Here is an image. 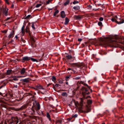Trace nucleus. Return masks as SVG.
<instances>
[{"mask_svg":"<svg viewBox=\"0 0 124 124\" xmlns=\"http://www.w3.org/2000/svg\"><path fill=\"white\" fill-rule=\"evenodd\" d=\"M115 39L114 40L109 37H105L103 39L101 43V45L103 46H109L111 47H116L118 46V43H121V39L117 36L114 37Z\"/></svg>","mask_w":124,"mask_h":124,"instance_id":"nucleus-1","label":"nucleus"},{"mask_svg":"<svg viewBox=\"0 0 124 124\" xmlns=\"http://www.w3.org/2000/svg\"><path fill=\"white\" fill-rule=\"evenodd\" d=\"M81 90L82 91V94L84 96L86 95H88L90 93L88 91V89L85 87H82Z\"/></svg>","mask_w":124,"mask_h":124,"instance_id":"nucleus-2","label":"nucleus"},{"mask_svg":"<svg viewBox=\"0 0 124 124\" xmlns=\"http://www.w3.org/2000/svg\"><path fill=\"white\" fill-rule=\"evenodd\" d=\"M83 65L84 64L83 63H76L71 64V66L73 67H77L81 68L83 67Z\"/></svg>","mask_w":124,"mask_h":124,"instance_id":"nucleus-3","label":"nucleus"},{"mask_svg":"<svg viewBox=\"0 0 124 124\" xmlns=\"http://www.w3.org/2000/svg\"><path fill=\"white\" fill-rule=\"evenodd\" d=\"M12 121L10 122L11 124L13 123L14 124H17L19 121L18 118L16 117H11Z\"/></svg>","mask_w":124,"mask_h":124,"instance_id":"nucleus-4","label":"nucleus"},{"mask_svg":"<svg viewBox=\"0 0 124 124\" xmlns=\"http://www.w3.org/2000/svg\"><path fill=\"white\" fill-rule=\"evenodd\" d=\"M27 108L26 105H24L22 106L20 108H15V110L16 111H19L20 110H22L26 108Z\"/></svg>","mask_w":124,"mask_h":124,"instance_id":"nucleus-5","label":"nucleus"},{"mask_svg":"<svg viewBox=\"0 0 124 124\" xmlns=\"http://www.w3.org/2000/svg\"><path fill=\"white\" fill-rule=\"evenodd\" d=\"M15 34V31L14 30H12L11 31L10 34L8 36V38L9 39L13 38L14 37Z\"/></svg>","mask_w":124,"mask_h":124,"instance_id":"nucleus-6","label":"nucleus"},{"mask_svg":"<svg viewBox=\"0 0 124 124\" xmlns=\"http://www.w3.org/2000/svg\"><path fill=\"white\" fill-rule=\"evenodd\" d=\"M31 59V58L30 57L28 56H24L22 58L23 62H24L25 61H28L30 60Z\"/></svg>","mask_w":124,"mask_h":124,"instance_id":"nucleus-7","label":"nucleus"},{"mask_svg":"<svg viewBox=\"0 0 124 124\" xmlns=\"http://www.w3.org/2000/svg\"><path fill=\"white\" fill-rule=\"evenodd\" d=\"M28 69L27 68H23L21 70L20 73L22 75L24 74L25 72V71L27 70Z\"/></svg>","mask_w":124,"mask_h":124,"instance_id":"nucleus-8","label":"nucleus"},{"mask_svg":"<svg viewBox=\"0 0 124 124\" xmlns=\"http://www.w3.org/2000/svg\"><path fill=\"white\" fill-rule=\"evenodd\" d=\"M74 102L76 108H78V107H81L80 105V104L78 103L77 101H74Z\"/></svg>","mask_w":124,"mask_h":124,"instance_id":"nucleus-9","label":"nucleus"},{"mask_svg":"<svg viewBox=\"0 0 124 124\" xmlns=\"http://www.w3.org/2000/svg\"><path fill=\"white\" fill-rule=\"evenodd\" d=\"M66 16L65 14L64 11H62L61 13V16L62 18H64Z\"/></svg>","mask_w":124,"mask_h":124,"instance_id":"nucleus-10","label":"nucleus"},{"mask_svg":"<svg viewBox=\"0 0 124 124\" xmlns=\"http://www.w3.org/2000/svg\"><path fill=\"white\" fill-rule=\"evenodd\" d=\"M8 9H5L4 10L3 13L6 16L8 15Z\"/></svg>","mask_w":124,"mask_h":124,"instance_id":"nucleus-11","label":"nucleus"},{"mask_svg":"<svg viewBox=\"0 0 124 124\" xmlns=\"http://www.w3.org/2000/svg\"><path fill=\"white\" fill-rule=\"evenodd\" d=\"M74 17L76 19H80L81 18V17L79 15H75L74 16Z\"/></svg>","mask_w":124,"mask_h":124,"instance_id":"nucleus-12","label":"nucleus"},{"mask_svg":"<svg viewBox=\"0 0 124 124\" xmlns=\"http://www.w3.org/2000/svg\"><path fill=\"white\" fill-rule=\"evenodd\" d=\"M69 19L67 17L65 19V22L64 23V24L65 25H67L69 22Z\"/></svg>","mask_w":124,"mask_h":124,"instance_id":"nucleus-13","label":"nucleus"},{"mask_svg":"<svg viewBox=\"0 0 124 124\" xmlns=\"http://www.w3.org/2000/svg\"><path fill=\"white\" fill-rule=\"evenodd\" d=\"M83 98H81V101L80 103V107L83 106Z\"/></svg>","mask_w":124,"mask_h":124,"instance_id":"nucleus-14","label":"nucleus"},{"mask_svg":"<svg viewBox=\"0 0 124 124\" xmlns=\"http://www.w3.org/2000/svg\"><path fill=\"white\" fill-rule=\"evenodd\" d=\"M46 116V117H47V118L50 121H51V118H50V116L49 114L48 113V112L47 113Z\"/></svg>","mask_w":124,"mask_h":124,"instance_id":"nucleus-15","label":"nucleus"},{"mask_svg":"<svg viewBox=\"0 0 124 124\" xmlns=\"http://www.w3.org/2000/svg\"><path fill=\"white\" fill-rule=\"evenodd\" d=\"M36 106L37 110H39L40 108V106L39 103L38 102L37 103H36Z\"/></svg>","mask_w":124,"mask_h":124,"instance_id":"nucleus-16","label":"nucleus"},{"mask_svg":"<svg viewBox=\"0 0 124 124\" xmlns=\"http://www.w3.org/2000/svg\"><path fill=\"white\" fill-rule=\"evenodd\" d=\"M66 57L67 59H70L72 58V56L70 55H66Z\"/></svg>","mask_w":124,"mask_h":124,"instance_id":"nucleus-17","label":"nucleus"},{"mask_svg":"<svg viewBox=\"0 0 124 124\" xmlns=\"http://www.w3.org/2000/svg\"><path fill=\"white\" fill-rule=\"evenodd\" d=\"M82 82L81 81H78V82L77 83V85L78 88H79L81 85V83H82Z\"/></svg>","mask_w":124,"mask_h":124,"instance_id":"nucleus-18","label":"nucleus"},{"mask_svg":"<svg viewBox=\"0 0 124 124\" xmlns=\"http://www.w3.org/2000/svg\"><path fill=\"white\" fill-rule=\"evenodd\" d=\"M73 8L77 10H79L80 8L79 6H75L73 7Z\"/></svg>","mask_w":124,"mask_h":124,"instance_id":"nucleus-19","label":"nucleus"},{"mask_svg":"<svg viewBox=\"0 0 124 124\" xmlns=\"http://www.w3.org/2000/svg\"><path fill=\"white\" fill-rule=\"evenodd\" d=\"M23 81L24 82H29L28 78H25L23 80Z\"/></svg>","mask_w":124,"mask_h":124,"instance_id":"nucleus-20","label":"nucleus"},{"mask_svg":"<svg viewBox=\"0 0 124 124\" xmlns=\"http://www.w3.org/2000/svg\"><path fill=\"white\" fill-rule=\"evenodd\" d=\"M36 86L39 89H44V88H43L42 86L41 85H37Z\"/></svg>","mask_w":124,"mask_h":124,"instance_id":"nucleus-21","label":"nucleus"},{"mask_svg":"<svg viewBox=\"0 0 124 124\" xmlns=\"http://www.w3.org/2000/svg\"><path fill=\"white\" fill-rule=\"evenodd\" d=\"M12 70H8L7 71V74L8 75H9L12 72Z\"/></svg>","mask_w":124,"mask_h":124,"instance_id":"nucleus-22","label":"nucleus"},{"mask_svg":"<svg viewBox=\"0 0 124 124\" xmlns=\"http://www.w3.org/2000/svg\"><path fill=\"white\" fill-rule=\"evenodd\" d=\"M56 123L62 124V120H57L56 121Z\"/></svg>","mask_w":124,"mask_h":124,"instance_id":"nucleus-23","label":"nucleus"},{"mask_svg":"<svg viewBox=\"0 0 124 124\" xmlns=\"http://www.w3.org/2000/svg\"><path fill=\"white\" fill-rule=\"evenodd\" d=\"M31 39L32 40V46H33V45L34 44V43L35 42V41L33 38L32 37Z\"/></svg>","mask_w":124,"mask_h":124,"instance_id":"nucleus-24","label":"nucleus"},{"mask_svg":"<svg viewBox=\"0 0 124 124\" xmlns=\"http://www.w3.org/2000/svg\"><path fill=\"white\" fill-rule=\"evenodd\" d=\"M51 79L52 81L54 82H55L56 80V78L54 76H53Z\"/></svg>","mask_w":124,"mask_h":124,"instance_id":"nucleus-25","label":"nucleus"},{"mask_svg":"<svg viewBox=\"0 0 124 124\" xmlns=\"http://www.w3.org/2000/svg\"><path fill=\"white\" fill-rule=\"evenodd\" d=\"M36 25V23H35L33 22L32 23L31 27L34 29H35V28L34 26V25Z\"/></svg>","mask_w":124,"mask_h":124,"instance_id":"nucleus-26","label":"nucleus"},{"mask_svg":"<svg viewBox=\"0 0 124 124\" xmlns=\"http://www.w3.org/2000/svg\"><path fill=\"white\" fill-rule=\"evenodd\" d=\"M70 3V1L69 0H67L64 3V6H66L69 4Z\"/></svg>","mask_w":124,"mask_h":124,"instance_id":"nucleus-27","label":"nucleus"},{"mask_svg":"<svg viewBox=\"0 0 124 124\" xmlns=\"http://www.w3.org/2000/svg\"><path fill=\"white\" fill-rule=\"evenodd\" d=\"M91 111V109L90 108H87V110H86L85 112V113H87L90 112Z\"/></svg>","mask_w":124,"mask_h":124,"instance_id":"nucleus-28","label":"nucleus"},{"mask_svg":"<svg viewBox=\"0 0 124 124\" xmlns=\"http://www.w3.org/2000/svg\"><path fill=\"white\" fill-rule=\"evenodd\" d=\"M87 102L88 104L90 105L92 104V101L91 100H88Z\"/></svg>","mask_w":124,"mask_h":124,"instance_id":"nucleus-29","label":"nucleus"},{"mask_svg":"<svg viewBox=\"0 0 124 124\" xmlns=\"http://www.w3.org/2000/svg\"><path fill=\"white\" fill-rule=\"evenodd\" d=\"M59 11L58 10H56L54 14V16L55 15L58 13Z\"/></svg>","mask_w":124,"mask_h":124,"instance_id":"nucleus-30","label":"nucleus"},{"mask_svg":"<svg viewBox=\"0 0 124 124\" xmlns=\"http://www.w3.org/2000/svg\"><path fill=\"white\" fill-rule=\"evenodd\" d=\"M111 20L112 22H115L117 23V21L116 20V19L115 18H112Z\"/></svg>","mask_w":124,"mask_h":124,"instance_id":"nucleus-31","label":"nucleus"},{"mask_svg":"<svg viewBox=\"0 0 124 124\" xmlns=\"http://www.w3.org/2000/svg\"><path fill=\"white\" fill-rule=\"evenodd\" d=\"M71 76L70 75H69V76H66L65 78V80L66 81H67L68 80V79L70 77V76Z\"/></svg>","mask_w":124,"mask_h":124,"instance_id":"nucleus-32","label":"nucleus"},{"mask_svg":"<svg viewBox=\"0 0 124 124\" xmlns=\"http://www.w3.org/2000/svg\"><path fill=\"white\" fill-rule=\"evenodd\" d=\"M68 70H71L72 71H73V72H75V71L73 70V69L70 68H68L67 69ZM71 73H73L72 71H71L70 72Z\"/></svg>","mask_w":124,"mask_h":124,"instance_id":"nucleus-33","label":"nucleus"},{"mask_svg":"<svg viewBox=\"0 0 124 124\" xmlns=\"http://www.w3.org/2000/svg\"><path fill=\"white\" fill-rule=\"evenodd\" d=\"M24 26L23 25L22 27L21 30V32H22V33L24 34Z\"/></svg>","mask_w":124,"mask_h":124,"instance_id":"nucleus-34","label":"nucleus"},{"mask_svg":"<svg viewBox=\"0 0 124 124\" xmlns=\"http://www.w3.org/2000/svg\"><path fill=\"white\" fill-rule=\"evenodd\" d=\"M78 115L77 114H75L74 115H72V118H76L77 117Z\"/></svg>","mask_w":124,"mask_h":124,"instance_id":"nucleus-35","label":"nucleus"},{"mask_svg":"<svg viewBox=\"0 0 124 124\" xmlns=\"http://www.w3.org/2000/svg\"><path fill=\"white\" fill-rule=\"evenodd\" d=\"M80 77H77L74 78H73L74 79L78 80L80 79Z\"/></svg>","mask_w":124,"mask_h":124,"instance_id":"nucleus-36","label":"nucleus"},{"mask_svg":"<svg viewBox=\"0 0 124 124\" xmlns=\"http://www.w3.org/2000/svg\"><path fill=\"white\" fill-rule=\"evenodd\" d=\"M62 95L63 96H65L67 95V93L66 92H63L62 93Z\"/></svg>","mask_w":124,"mask_h":124,"instance_id":"nucleus-37","label":"nucleus"},{"mask_svg":"<svg viewBox=\"0 0 124 124\" xmlns=\"http://www.w3.org/2000/svg\"><path fill=\"white\" fill-rule=\"evenodd\" d=\"M42 5V4H37L36 6V8H39L40 6H41Z\"/></svg>","mask_w":124,"mask_h":124,"instance_id":"nucleus-38","label":"nucleus"},{"mask_svg":"<svg viewBox=\"0 0 124 124\" xmlns=\"http://www.w3.org/2000/svg\"><path fill=\"white\" fill-rule=\"evenodd\" d=\"M98 25L100 26H101L102 25V23L100 22H99L98 23Z\"/></svg>","mask_w":124,"mask_h":124,"instance_id":"nucleus-39","label":"nucleus"},{"mask_svg":"<svg viewBox=\"0 0 124 124\" xmlns=\"http://www.w3.org/2000/svg\"><path fill=\"white\" fill-rule=\"evenodd\" d=\"M78 1H74L73 2V4H76L78 3Z\"/></svg>","mask_w":124,"mask_h":124,"instance_id":"nucleus-40","label":"nucleus"},{"mask_svg":"<svg viewBox=\"0 0 124 124\" xmlns=\"http://www.w3.org/2000/svg\"><path fill=\"white\" fill-rule=\"evenodd\" d=\"M31 16V15H29L28 16H26L25 17V19L29 18Z\"/></svg>","mask_w":124,"mask_h":124,"instance_id":"nucleus-41","label":"nucleus"},{"mask_svg":"<svg viewBox=\"0 0 124 124\" xmlns=\"http://www.w3.org/2000/svg\"><path fill=\"white\" fill-rule=\"evenodd\" d=\"M30 59L33 62H36L37 61V60L36 59L33 58H31Z\"/></svg>","mask_w":124,"mask_h":124,"instance_id":"nucleus-42","label":"nucleus"},{"mask_svg":"<svg viewBox=\"0 0 124 124\" xmlns=\"http://www.w3.org/2000/svg\"><path fill=\"white\" fill-rule=\"evenodd\" d=\"M27 29H28V28H27V27H26V33H28L29 34L30 31L29 30H28Z\"/></svg>","mask_w":124,"mask_h":124,"instance_id":"nucleus-43","label":"nucleus"},{"mask_svg":"<svg viewBox=\"0 0 124 124\" xmlns=\"http://www.w3.org/2000/svg\"><path fill=\"white\" fill-rule=\"evenodd\" d=\"M58 81L59 83L61 84H62L63 83V82L62 80H58Z\"/></svg>","mask_w":124,"mask_h":124,"instance_id":"nucleus-44","label":"nucleus"},{"mask_svg":"<svg viewBox=\"0 0 124 124\" xmlns=\"http://www.w3.org/2000/svg\"><path fill=\"white\" fill-rule=\"evenodd\" d=\"M5 2L8 4H9V3L8 1V0H4Z\"/></svg>","mask_w":124,"mask_h":124,"instance_id":"nucleus-45","label":"nucleus"},{"mask_svg":"<svg viewBox=\"0 0 124 124\" xmlns=\"http://www.w3.org/2000/svg\"><path fill=\"white\" fill-rule=\"evenodd\" d=\"M103 20V18L102 17H100L99 19V20L100 21H102Z\"/></svg>","mask_w":124,"mask_h":124,"instance_id":"nucleus-46","label":"nucleus"},{"mask_svg":"<svg viewBox=\"0 0 124 124\" xmlns=\"http://www.w3.org/2000/svg\"><path fill=\"white\" fill-rule=\"evenodd\" d=\"M124 23V20H123L122 21H119V24H121V23Z\"/></svg>","mask_w":124,"mask_h":124,"instance_id":"nucleus-47","label":"nucleus"},{"mask_svg":"<svg viewBox=\"0 0 124 124\" xmlns=\"http://www.w3.org/2000/svg\"><path fill=\"white\" fill-rule=\"evenodd\" d=\"M60 85L58 84H56L55 85V86L56 87H58L59 86H60Z\"/></svg>","mask_w":124,"mask_h":124,"instance_id":"nucleus-48","label":"nucleus"},{"mask_svg":"<svg viewBox=\"0 0 124 124\" xmlns=\"http://www.w3.org/2000/svg\"><path fill=\"white\" fill-rule=\"evenodd\" d=\"M7 32V31L5 30H4L2 31V32L3 33H6Z\"/></svg>","mask_w":124,"mask_h":124,"instance_id":"nucleus-49","label":"nucleus"},{"mask_svg":"<svg viewBox=\"0 0 124 124\" xmlns=\"http://www.w3.org/2000/svg\"><path fill=\"white\" fill-rule=\"evenodd\" d=\"M72 119V117L71 118H68L67 119V120H68V121H70Z\"/></svg>","mask_w":124,"mask_h":124,"instance_id":"nucleus-50","label":"nucleus"},{"mask_svg":"<svg viewBox=\"0 0 124 124\" xmlns=\"http://www.w3.org/2000/svg\"><path fill=\"white\" fill-rule=\"evenodd\" d=\"M13 80L15 81H17L18 80V79L16 78H13Z\"/></svg>","mask_w":124,"mask_h":124,"instance_id":"nucleus-51","label":"nucleus"},{"mask_svg":"<svg viewBox=\"0 0 124 124\" xmlns=\"http://www.w3.org/2000/svg\"><path fill=\"white\" fill-rule=\"evenodd\" d=\"M11 18L10 17H8L6 19H5V21H7L8 20L10 19Z\"/></svg>","mask_w":124,"mask_h":124,"instance_id":"nucleus-52","label":"nucleus"},{"mask_svg":"<svg viewBox=\"0 0 124 124\" xmlns=\"http://www.w3.org/2000/svg\"><path fill=\"white\" fill-rule=\"evenodd\" d=\"M15 38L16 39H18V37L17 35H16L15 36Z\"/></svg>","mask_w":124,"mask_h":124,"instance_id":"nucleus-53","label":"nucleus"},{"mask_svg":"<svg viewBox=\"0 0 124 124\" xmlns=\"http://www.w3.org/2000/svg\"><path fill=\"white\" fill-rule=\"evenodd\" d=\"M82 40V39H78V40L79 41H81Z\"/></svg>","mask_w":124,"mask_h":124,"instance_id":"nucleus-54","label":"nucleus"},{"mask_svg":"<svg viewBox=\"0 0 124 124\" xmlns=\"http://www.w3.org/2000/svg\"><path fill=\"white\" fill-rule=\"evenodd\" d=\"M115 17L116 18V19L118 20V19H120V18H118V17H117V16H115Z\"/></svg>","mask_w":124,"mask_h":124,"instance_id":"nucleus-55","label":"nucleus"},{"mask_svg":"<svg viewBox=\"0 0 124 124\" xmlns=\"http://www.w3.org/2000/svg\"><path fill=\"white\" fill-rule=\"evenodd\" d=\"M14 4H13L11 7V8H13V7H14Z\"/></svg>","mask_w":124,"mask_h":124,"instance_id":"nucleus-56","label":"nucleus"},{"mask_svg":"<svg viewBox=\"0 0 124 124\" xmlns=\"http://www.w3.org/2000/svg\"><path fill=\"white\" fill-rule=\"evenodd\" d=\"M13 41L12 40H11V41H10V42H9L8 43V44H10L11 42Z\"/></svg>","mask_w":124,"mask_h":124,"instance_id":"nucleus-57","label":"nucleus"},{"mask_svg":"<svg viewBox=\"0 0 124 124\" xmlns=\"http://www.w3.org/2000/svg\"><path fill=\"white\" fill-rule=\"evenodd\" d=\"M24 77L22 76H20L19 77H18V78H22V77Z\"/></svg>","mask_w":124,"mask_h":124,"instance_id":"nucleus-58","label":"nucleus"},{"mask_svg":"<svg viewBox=\"0 0 124 124\" xmlns=\"http://www.w3.org/2000/svg\"><path fill=\"white\" fill-rule=\"evenodd\" d=\"M14 87L16 88H17V85H15Z\"/></svg>","mask_w":124,"mask_h":124,"instance_id":"nucleus-59","label":"nucleus"},{"mask_svg":"<svg viewBox=\"0 0 124 124\" xmlns=\"http://www.w3.org/2000/svg\"><path fill=\"white\" fill-rule=\"evenodd\" d=\"M66 84L67 85H68V82H66Z\"/></svg>","mask_w":124,"mask_h":124,"instance_id":"nucleus-60","label":"nucleus"},{"mask_svg":"<svg viewBox=\"0 0 124 124\" xmlns=\"http://www.w3.org/2000/svg\"><path fill=\"white\" fill-rule=\"evenodd\" d=\"M52 9V8H48V9L49 10H51Z\"/></svg>","mask_w":124,"mask_h":124,"instance_id":"nucleus-61","label":"nucleus"},{"mask_svg":"<svg viewBox=\"0 0 124 124\" xmlns=\"http://www.w3.org/2000/svg\"><path fill=\"white\" fill-rule=\"evenodd\" d=\"M79 88H78V86L77 87V89H78Z\"/></svg>","mask_w":124,"mask_h":124,"instance_id":"nucleus-62","label":"nucleus"},{"mask_svg":"<svg viewBox=\"0 0 124 124\" xmlns=\"http://www.w3.org/2000/svg\"><path fill=\"white\" fill-rule=\"evenodd\" d=\"M32 8V7H31V8H30V9H31Z\"/></svg>","mask_w":124,"mask_h":124,"instance_id":"nucleus-63","label":"nucleus"},{"mask_svg":"<svg viewBox=\"0 0 124 124\" xmlns=\"http://www.w3.org/2000/svg\"><path fill=\"white\" fill-rule=\"evenodd\" d=\"M102 124H105V123H102Z\"/></svg>","mask_w":124,"mask_h":124,"instance_id":"nucleus-64","label":"nucleus"}]
</instances>
